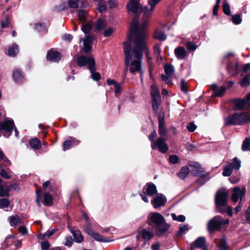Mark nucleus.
<instances>
[{
	"instance_id": "1",
	"label": "nucleus",
	"mask_w": 250,
	"mask_h": 250,
	"mask_svg": "<svg viewBox=\"0 0 250 250\" xmlns=\"http://www.w3.org/2000/svg\"><path fill=\"white\" fill-rule=\"evenodd\" d=\"M146 25V22H145L142 27H139L138 18H134L130 25L128 37L130 41L124 43L125 65L132 73L137 72L143 74L141 69L142 52L147 49L145 41L147 36L144 29Z\"/></svg>"
},
{
	"instance_id": "2",
	"label": "nucleus",
	"mask_w": 250,
	"mask_h": 250,
	"mask_svg": "<svg viewBox=\"0 0 250 250\" xmlns=\"http://www.w3.org/2000/svg\"><path fill=\"white\" fill-rule=\"evenodd\" d=\"M147 224L155 229V232L158 236L166 233L170 228V224L167 223L164 216L156 212H150L147 216Z\"/></svg>"
},
{
	"instance_id": "3",
	"label": "nucleus",
	"mask_w": 250,
	"mask_h": 250,
	"mask_svg": "<svg viewBox=\"0 0 250 250\" xmlns=\"http://www.w3.org/2000/svg\"><path fill=\"white\" fill-rule=\"evenodd\" d=\"M5 113L0 110V120L4 118ZM14 128L15 135L16 137L19 136V132L17 128L15 126L14 122L12 119H5L2 122H0V130H4V136L8 137L11 134L12 129Z\"/></svg>"
},
{
	"instance_id": "4",
	"label": "nucleus",
	"mask_w": 250,
	"mask_h": 250,
	"mask_svg": "<svg viewBox=\"0 0 250 250\" xmlns=\"http://www.w3.org/2000/svg\"><path fill=\"white\" fill-rule=\"evenodd\" d=\"M245 113H236L225 119L226 125H242L246 123Z\"/></svg>"
},
{
	"instance_id": "5",
	"label": "nucleus",
	"mask_w": 250,
	"mask_h": 250,
	"mask_svg": "<svg viewBox=\"0 0 250 250\" xmlns=\"http://www.w3.org/2000/svg\"><path fill=\"white\" fill-rule=\"evenodd\" d=\"M228 199V193L224 190H219L216 194L215 203L217 208L220 213H224L225 210L222 209V207L225 206L227 204Z\"/></svg>"
},
{
	"instance_id": "6",
	"label": "nucleus",
	"mask_w": 250,
	"mask_h": 250,
	"mask_svg": "<svg viewBox=\"0 0 250 250\" xmlns=\"http://www.w3.org/2000/svg\"><path fill=\"white\" fill-rule=\"evenodd\" d=\"M246 190L245 188H243L241 189L239 187H235L233 189V194L231 196L232 200L236 203L240 199V202L238 205L235 208L236 213H238L241 209L242 207V204L241 203L243 198L245 196Z\"/></svg>"
},
{
	"instance_id": "7",
	"label": "nucleus",
	"mask_w": 250,
	"mask_h": 250,
	"mask_svg": "<svg viewBox=\"0 0 250 250\" xmlns=\"http://www.w3.org/2000/svg\"><path fill=\"white\" fill-rule=\"evenodd\" d=\"M229 220L228 219H223L219 216L212 218L208 223V229L209 231L219 230L223 224H229Z\"/></svg>"
},
{
	"instance_id": "8",
	"label": "nucleus",
	"mask_w": 250,
	"mask_h": 250,
	"mask_svg": "<svg viewBox=\"0 0 250 250\" xmlns=\"http://www.w3.org/2000/svg\"><path fill=\"white\" fill-rule=\"evenodd\" d=\"M194 167H196L197 169L191 171V173L195 176L199 177L200 178L197 180V182L201 185L204 184L207 180L208 179H205L207 173L201 168V166L197 163H194L192 165Z\"/></svg>"
},
{
	"instance_id": "9",
	"label": "nucleus",
	"mask_w": 250,
	"mask_h": 250,
	"mask_svg": "<svg viewBox=\"0 0 250 250\" xmlns=\"http://www.w3.org/2000/svg\"><path fill=\"white\" fill-rule=\"evenodd\" d=\"M166 139L162 137H159L153 144H151V148L153 149H158L161 152L166 153L168 149V146L166 143Z\"/></svg>"
},
{
	"instance_id": "10",
	"label": "nucleus",
	"mask_w": 250,
	"mask_h": 250,
	"mask_svg": "<svg viewBox=\"0 0 250 250\" xmlns=\"http://www.w3.org/2000/svg\"><path fill=\"white\" fill-rule=\"evenodd\" d=\"M155 233L151 228L144 229L138 231L136 238L137 241L142 238L146 241H148L154 236Z\"/></svg>"
},
{
	"instance_id": "11",
	"label": "nucleus",
	"mask_w": 250,
	"mask_h": 250,
	"mask_svg": "<svg viewBox=\"0 0 250 250\" xmlns=\"http://www.w3.org/2000/svg\"><path fill=\"white\" fill-rule=\"evenodd\" d=\"M164 68L166 75H162V78L167 84H171V78L174 71V67L171 64H167L165 65Z\"/></svg>"
},
{
	"instance_id": "12",
	"label": "nucleus",
	"mask_w": 250,
	"mask_h": 250,
	"mask_svg": "<svg viewBox=\"0 0 250 250\" xmlns=\"http://www.w3.org/2000/svg\"><path fill=\"white\" fill-rule=\"evenodd\" d=\"M77 63L80 66H84L87 65L88 69H90V66L95 65V62L94 58L92 57H86L84 56H81L79 57L77 60Z\"/></svg>"
},
{
	"instance_id": "13",
	"label": "nucleus",
	"mask_w": 250,
	"mask_h": 250,
	"mask_svg": "<svg viewBox=\"0 0 250 250\" xmlns=\"http://www.w3.org/2000/svg\"><path fill=\"white\" fill-rule=\"evenodd\" d=\"M167 202L166 197L162 194L159 193L151 201V204L155 208L164 206Z\"/></svg>"
},
{
	"instance_id": "14",
	"label": "nucleus",
	"mask_w": 250,
	"mask_h": 250,
	"mask_svg": "<svg viewBox=\"0 0 250 250\" xmlns=\"http://www.w3.org/2000/svg\"><path fill=\"white\" fill-rule=\"evenodd\" d=\"M127 10L134 13L136 15H139L141 11V5L139 2H133L129 0L127 4Z\"/></svg>"
},
{
	"instance_id": "15",
	"label": "nucleus",
	"mask_w": 250,
	"mask_h": 250,
	"mask_svg": "<svg viewBox=\"0 0 250 250\" xmlns=\"http://www.w3.org/2000/svg\"><path fill=\"white\" fill-rule=\"evenodd\" d=\"M233 103L236 110H242L250 108L245 99H236L233 101Z\"/></svg>"
},
{
	"instance_id": "16",
	"label": "nucleus",
	"mask_w": 250,
	"mask_h": 250,
	"mask_svg": "<svg viewBox=\"0 0 250 250\" xmlns=\"http://www.w3.org/2000/svg\"><path fill=\"white\" fill-rule=\"evenodd\" d=\"M175 56L178 60H185L187 57V52L182 46H178L174 50Z\"/></svg>"
},
{
	"instance_id": "17",
	"label": "nucleus",
	"mask_w": 250,
	"mask_h": 250,
	"mask_svg": "<svg viewBox=\"0 0 250 250\" xmlns=\"http://www.w3.org/2000/svg\"><path fill=\"white\" fill-rule=\"evenodd\" d=\"M212 89L213 91L212 96L221 97L226 91V87L224 86L218 88L217 85L216 83L212 84Z\"/></svg>"
},
{
	"instance_id": "18",
	"label": "nucleus",
	"mask_w": 250,
	"mask_h": 250,
	"mask_svg": "<svg viewBox=\"0 0 250 250\" xmlns=\"http://www.w3.org/2000/svg\"><path fill=\"white\" fill-rule=\"evenodd\" d=\"M46 57L49 61L56 62L61 60V55L58 52L50 50L48 52Z\"/></svg>"
},
{
	"instance_id": "19",
	"label": "nucleus",
	"mask_w": 250,
	"mask_h": 250,
	"mask_svg": "<svg viewBox=\"0 0 250 250\" xmlns=\"http://www.w3.org/2000/svg\"><path fill=\"white\" fill-rule=\"evenodd\" d=\"M83 217L84 218L86 221V225L84 227V230L87 233L88 235H91L93 234L94 231L91 229V225L90 223L89 219L88 217V215L85 212H83Z\"/></svg>"
},
{
	"instance_id": "20",
	"label": "nucleus",
	"mask_w": 250,
	"mask_h": 250,
	"mask_svg": "<svg viewBox=\"0 0 250 250\" xmlns=\"http://www.w3.org/2000/svg\"><path fill=\"white\" fill-rule=\"evenodd\" d=\"M146 190L147 195L152 196L157 193L156 186L153 183H147L144 188Z\"/></svg>"
},
{
	"instance_id": "21",
	"label": "nucleus",
	"mask_w": 250,
	"mask_h": 250,
	"mask_svg": "<svg viewBox=\"0 0 250 250\" xmlns=\"http://www.w3.org/2000/svg\"><path fill=\"white\" fill-rule=\"evenodd\" d=\"M206 239L204 237H198L193 244L191 245V249L192 250L194 248H202L204 249Z\"/></svg>"
},
{
	"instance_id": "22",
	"label": "nucleus",
	"mask_w": 250,
	"mask_h": 250,
	"mask_svg": "<svg viewBox=\"0 0 250 250\" xmlns=\"http://www.w3.org/2000/svg\"><path fill=\"white\" fill-rule=\"evenodd\" d=\"M80 143V141L79 140H76L75 138H73L72 137L70 138V139L68 140L65 141L63 143V149L64 151H65L70 147L76 145H78Z\"/></svg>"
},
{
	"instance_id": "23",
	"label": "nucleus",
	"mask_w": 250,
	"mask_h": 250,
	"mask_svg": "<svg viewBox=\"0 0 250 250\" xmlns=\"http://www.w3.org/2000/svg\"><path fill=\"white\" fill-rule=\"evenodd\" d=\"M92 42V38L89 36H87L83 41V51L85 53H88L91 50V44Z\"/></svg>"
},
{
	"instance_id": "24",
	"label": "nucleus",
	"mask_w": 250,
	"mask_h": 250,
	"mask_svg": "<svg viewBox=\"0 0 250 250\" xmlns=\"http://www.w3.org/2000/svg\"><path fill=\"white\" fill-rule=\"evenodd\" d=\"M159 133L162 136H166L167 134L164 118L159 119Z\"/></svg>"
},
{
	"instance_id": "25",
	"label": "nucleus",
	"mask_w": 250,
	"mask_h": 250,
	"mask_svg": "<svg viewBox=\"0 0 250 250\" xmlns=\"http://www.w3.org/2000/svg\"><path fill=\"white\" fill-rule=\"evenodd\" d=\"M228 71L231 76L237 74L239 72L238 64L229 63L228 66Z\"/></svg>"
},
{
	"instance_id": "26",
	"label": "nucleus",
	"mask_w": 250,
	"mask_h": 250,
	"mask_svg": "<svg viewBox=\"0 0 250 250\" xmlns=\"http://www.w3.org/2000/svg\"><path fill=\"white\" fill-rule=\"evenodd\" d=\"M152 106L153 111L157 113L161 104V97L152 98Z\"/></svg>"
},
{
	"instance_id": "27",
	"label": "nucleus",
	"mask_w": 250,
	"mask_h": 250,
	"mask_svg": "<svg viewBox=\"0 0 250 250\" xmlns=\"http://www.w3.org/2000/svg\"><path fill=\"white\" fill-rule=\"evenodd\" d=\"M8 221L11 226L16 227L21 223V219L18 215H13L8 218Z\"/></svg>"
},
{
	"instance_id": "28",
	"label": "nucleus",
	"mask_w": 250,
	"mask_h": 250,
	"mask_svg": "<svg viewBox=\"0 0 250 250\" xmlns=\"http://www.w3.org/2000/svg\"><path fill=\"white\" fill-rule=\"evenodd\" d=\"M71 232L73 235L74 240L76 242L79 243L83 241V237L79 230L71 231Z\"/></svg>"
},
{
	"instance_id": "29",
	"label": "nucleus",
	"mask_w": 250,
	"mask_h": 250,
	"mask_svg": "<svg viewBox=\"0 0 250 250\" xmlns=\"http://www.w3.org/2000/svg\"><path fill=\"white\" fill-rule=\"evenodd\" d=\"M18 46L16 44H13L8 48L7 54L10 57H15L18 53Z\"/></svg>"
},
{
	"instance_id": "30",
	"label": "nucleus",
	"mask_w": 250,
	"mask_h": 250,
	"mask_svg": "<svg viewBox=\"0 0 250 250\" xmlns=\"http://www.w3.org/2000/svg\"><path fill=\"white\" fill-rule=\"evenodd\" d=\"M78 16L79 20L82 22H84L87 20L88 14L87 12L84 10H79L78 13Z\"/></svg>"
},
{
	"instance_id": "31",
	"label": "nucleus",
	"mask_w": 250,
	"mask_h": 250,
	"mask_svg": "<svg viewBox=\"0 0 250 250\" xmlns=\"http://www.w3.org/2000/svg\"><path fill=\"white\" fill-rule=\"evenodd\" d=\"M90 73H91V78L94 81H98L101 79L100 74L98 72H95L96 67L95 65H93L92 66L90 67V69H89Z\"/></svg>"
},
{
	"instance_id": "32",
	"label": "nucleus",
	"mask_w": 250,
	"mask_h": 250,
	"mask_svg": "<svg viewBox=\"0 0 250 250\" xmlns=\"http://www.w3.org/2000/svg\"><path fill=\"white\" fill-rule=\"evenodd\" d=\"M189 172V168L188 167H183L179 172L177 173L178 177L181 179L185 178Z\"/></svg>"
},
{
	"instance_id": "33",
	"label": "nucleus",
	"mask_w": 250,
	"mask_h": 250,
	"mask_svg": "<svg viewBox=\"0 0 250 250\" xmlns=\"http://www.w3.org/2000/svg\"><path fill=\"white\" fill-rule=\"evenodd\" d=\"M2 180L0 178V184ZM9 189L8 187L5 185L0 184V197H3L8 194Z\"/></svg>"
},
{
	"instance_id": "34",
	"label": "nucleus",
	"mask_w": 250,
	"mask_h": 250,
	"mask_svg": "<svg viewBox=\"0 0 250 250\" xmlns=\"http://www.w3.org/2000/svg\"><path fill=\"white\" fill-rule=\"evenodd\" d=\"M154 37L160 41H164L167 39V35L162 31L156 30L154 34Z\"/></svg>"
},
{
	"instance_id": "35",
	"label": "nucleus",
	"mask_w": 250,
	"mask_h": 250,
	"mask_svg": "<svg viewBox=\"0 0 250 250\" xmlns=\"http://www.w3.org/2000/svg\"><path fill=\"white\" fill-rule=\"evenodd\" d=\"M13 77L14 80L17 83L20 82L23 78L22 73L18 69L14 71Z\"/></svg>"
},
{
	"instance_id": "36",
	"label": "nucleus",
	"mask_w": 250,
	"mask_h": 250,
	"mask_svg": "<svg viewBox=\"0 0 250 250\" xmlns=\"http://www.w3.org/2000/svg\"><path fill=\"white\" fill-rule=\"evenodd\" d=\"M29 144L30 146L35 149H38L41 146V144L40 141L37 139H33L29 141Z\"/></svg>"
},
{
	"instance_id": "37",
	"label": "nucleus",
	"mask_w": 250,
	"mask_h": 250,
	"mask_svg": "<svg viewBox=\"0 0 250 250\" xmlns=\"http://www.w3.org/2000/svg\"><path fill=\"white\" fill-rule=\"evenodd\" d=\"M154 9L152 7H150L149 8L147 6H145L143 8H141V12H142L143 13L144 17L147 18L151 15Z\"/></svg>"
},
{
	"instance_id": "38",
	"label": "nucleus",
	"mask_w": 250,
	"mask_h": 250,
	"mask_svg": "<svg viewBox=\"0 0 250 250\" xmlns=\"http://www.w3.org/2000/svg\"><path fill=\"white\" fill-rule=\"evenodd\" d=\"M44 204L46 206H50L53 203L52 196L48 193H45L43 195Z\"/></svg>"
},
{
	"instance_id": "39",
	"label": "nucleus",
	"mask_w": 250,
	"mask_h": 250,
	"mask_svg": "<svg viewBox=\"0 0 250 250\" xmlns=\"http://www.w3.org/2000/svg\"><path fill=\"white\" fill-rule=\"evenodd\" d=\"M106 22L105 21L100 19L96 22V29L98 31H101L106 26Z\"/></svg>"
},
{
	"instance_id": "40",
	"label": "nucleus",
	"mask_w": 250,
	"mask_h": 250,
	"mask_svg": "<svg viewBox=\"0 0 250 250\" xmlns=\"http://www.w3.org/2000/svg\"><path fill=\"white\" fill-rule=\"evenodd\" d=\"M232 164H228L226 167H225L223 171V175L224 176L228 177L230 176L233 170L231 167Z\"/></svg>"
},
{
	"instance_id": "41",
	"label": "nucleus",
	"mask_w": 250,
	"mask_h": 250,
	"mask_svg": "<svg viewBox=\"0 0 250 250\" xmlns=\"http://www.w3.org/2000/svg\"><path fill=\"white\" fill-rule=\"evenodd\" d=\"M80 0H68L67 1L68 8L71 9H76L79 8Z\"/></svg>"
},
{
	"instance_id": "42",
	"label": "nucleus",
	"mask_w": 250,
	"mask_h": 250,
	"mask_svg": "<svg viewBox=\"0 0 250 250\" xmlns=\"http://www.w3.org/2000/svg\"><path fill=\"white\" fill-rule=\"evenodd\" d=\"M151 95L152 98L161 97L159 91L156 84H154L151 87Z\"/></svg>"
},
{
	"instance_id": "43",
	"label": "nucleus",
	"mask_w": 250,
	"mask_h": 250,
	"mask_svg": "<svg viewBox=\"0 0 250 250\" xmlns=\"http://www.w3.org/2000/svg\"><path fill=\"white\" fill-rule=\"evenodd\" d=\"M35 29L41 33H44L47 32V28L46 26L41 23H37L35 26Z\"/></svg>"
},
{
	"instance_id": "44",
	"label": "nucleus",
	"mask_w": 250,
	"mask_h": 250,
	"mask_svg": "<svg viewBox=\"0 0 250 250\" xmlns=\"http://www.w3.org/2000/svg\"><path fill=\"white\" fill-rule=\"evenodd\" d=\"M242 150L243 151L250 150V139L246 138L243 141L242 145Z\"/></svg>"
},
{
	"instance_id": "45",
	"label": "nucleus",
	"mask_w": 250,
	"mask_h": 250,
	"mask_svg": "<svg viewBox=\"0 0 250 250\" xmlns=\"http://www.w3.org/2000/svg\"><path fill=\"white\" fill-rule=\"evenodd\" d=\"M241 163L240 160H238L237 157H235L232 163H229L228 164H232L231 167L233 169L238 170L241 167Z\"/></svg>"
},
{
	"instance_id": "46",
	"label": "nucleus",
	"mask_w": 250,
	"mask_h": 250,
	"mask_svg": "<svg viewBox=\"0 0 250 250\" xmlns=\"http://www.w3.org/2000/svg\"><path fill=\"white\" fill-rule=\"evenodd\" d=\"M91 236L98 241L102 242H108L110 241V240L104 238L103 236L98 233L93 232V234L91 235Z\"/></svg>"
},
{
	"instance_id": "47",
	"label": "nucleus",
	"mask_w": 250,
	"mask_h": 250,
	"mask_svg": "<svg viewBox=\"0 0 250 250\" xmlns=\"http://www.w3.org/2000/svg\"><path fill=\"white\" fill-rule=\"evenodd\" d=\"M69 9L67 1H64L55 7V10L58 12Z\"/></svg>"
},
{
	"instance_id": "48",
	"label": "nucleus",
	"mask_w": 250,
	"mask_h": 250,
	"mask_svg": "<svg viewBox=\"0 0 250 250\" xmlns=\"http://www.w3.org/2000/svg\"><path fill=\"white\" fill-rule=\"evenodd\" d=\"M218 247L220 250H227L228 246L226 243V240L224 238L220 239L218 242Z\"/></svg>"
},
{
	"instance_id": "49",
	"label": "nucleus",
	"mask_w": 250,
	"mask_h": 250,
	"mask_svg": "<svg viewBox=\"0 0 250 250\" xmlns=\"http://www.w3.org/2000/svg\"><path fill=\"white\" fill-rule=\"evenodd\" d=\"M55 230L54 229H52L50 230H48L46 231L44 234H41L39 236V239H46V238H49L51 236H52L54 233L55 232Z\"/></svg>"
},
{
	"instance_id": "50",
	"label": "nucleus",
	"mask_w": 250,
	"mask_h": 250,
	"mask_svg": "<svg viewBox=\"0 0 250 250\" xmlns=\"http://www.w3.org/2000/svg\"><path fill=\"white\" fill-rule=\"evenodd\" d=\"M223 8L224 13L227 15H230V6L227 1L224 0L223 2Z\"/></svg>"
},
{
	"instance_id": "51",
	"label": "nucleus",
	"mask_w": 250,
	"mask_h": 250,
	"mask_svg": "<svg viewBox=\"0 0 250 250\" xmlns=\"http://www.w3.org/2000/svg\"><path fill=\"white\" fill-rule=\"evenodd\" d=\"M161 48L160 45L159 44H156L154 47V53L155 56L157 57L158 60H162V57L160 56Z\"/></svg>"
},
{
	"instance_id": "52",
	"label": "nucleus",
	"mask_w": 250,
	"mask_h": 250,
	"mask_svg": "<svg viewBox=\"0 0 250 250\" xmlns=\"http://www.w3.org/2000/svg\"><path fill=\"white\" fill-rule=\"evenodd\" d=\"M172 218L175 221H177L178 222H183L185 221L186 218L185 216L183 215H180L177 216L175 213L171 214Z\"/></svg>"
},
{
	"instance_id": "53",
	"label": "nucleus",
	"mask_w": 250,
	"mask_h": 250,
	"mask_svg": "<svg viewBox=\"0 0 250 250\" xmlns=\"http://www.w3.org/2000/svg\"><path fill=\"white\" fill-rule=\"evenodd\" d=\"M92 28V24L90 23L85 24L82 25V30L85 34L88 33Z\"/></svg>"
},
{
	"instance_id": "54",
	"label": "nucleus",
	"mask_w": 250,
	"mask_h": 250,
	"mask_svg": "<svg viewBox=\"0 0 250 250\" xmlns=\"http://www.w3.org/2000/svg\"><path fill=\"white\" fill-rule=\"evenodd\" d=\"M10 204L9 201L8 199L2 198L0 199V208H4L9 206Z\"/></svg>"
},
{
	"instance_id": "55",
	"label": "nucleus",
	"mask_w": 250,
	"mask_h": 250,
	"mask_svg": "<svg viewBox=\"0 0 250 250\" xmlns=\"http://www.w3.org/2000/svg\"><path fill=\"white\" fill-rule=\"evenodd\" d=\"M250 83V75L244 77L241 81V85L242 86H246Z\"/></svg>"
},
{
	"instance_id": "56",
	"label": "nucleus",
	"mask_w": 250,
	"mask_h": 250,
	"mask_svg": "<svg viewBox=\"0 0 250 250\" xmlns=\"http://www.w3.org/2000/svg\"><path fill=\"white\" fill-rule=\"evenodd\" d=\"M231 21L235 24H239L242 21L241 17H240V15H235L232 16Z\"/></svg>"
},
{
	"instance_id": "57",
	"label": "nucleus",
	"mask_w": 250,
	"mask_h": 250,
	"mask_svg": "<svg viewBox=\"0 0 250 250\" xmlns=\"http://www.w3.org/2000/svg\"><path fill=\"white\" fill-rule=\"evenodd\" d=\"M187 47L188 50H191V51H193V50H195L197 48V46L194 43L189 42H187Z\"/></svg>"
},
{
	"instance_id": "58",
	"label": "nucleus",
	"mask_w": 250,
	"mask_h": 250,
	"mask_svg": "<svg viewBox=\"0 0 250 250\" xmlns=\"http://www.w3.org/2000/svg\"><path fill=\"white\" fill-rule=\"evenodd\" d=\"M188 229V227L187 225H183L180 227L179 229L177 232V235L179 236L181 235L183 233L187 230Z\"/></svg>"
},
{
	"instance_id": "59",
	"label": "nucleus",
	"mask_w": 250,
	"mask_h": 250,
	"mask_svg": "<svg viewBox=\"0 0 250 250\" xmlns=\"http://www.w3.org/2000/svg\"><path fill=\"white\" fill-rule=\"evenodd\" d=\"M1 171L0 172V176L6 179H9L11 178V176L8 174V173L6 172V171L3 168L2 166H0Z\"/></svg>"
},
{
	"instance_id": "60",
	"label": "nucleus",
	"mask_w": 250,
	"mask_h": 250,
	"mask_svg": "<svg viewBox=\"0 0 250 250\" xmlns=\"http://www.w3.org/2000/svg\"><path fill=\"white\" fill-rule=\"evenodd\" d=\"M179 160L178 157L176 155H172L169 156V161L170 163L175 164L178 163Z\"/></svg>"
},
{
	"instance_id": "61",
	"label": "nucleus",
	"mask_w": 250,
	"mask_h": 250,
	"mask_svg": "<svg viewBox=\"0 0 250 250\" xmlns=\"http://www.w3.org/2000/svg\"><path fill=\"white\" fill-rule=\"evenodd\" d=\"M181 89L184 92L188 93V89L187 87V84L185 81L183 79L181 80Z\"/></svg>"
},
{
	"instance_id": "62",
	"label": "nucleus",
	"mask_w": 250,
	"mask_h": 250,
	"mask_svg": "<svg viewBox=\"0 0 250 250\" xmlns=\"http://www.w3.org/2000/svg\"><path fill=\"white\" fill-rule=\"evenodd\" d=\"M98 10L101 13L105 11L106 10V4L100 3L98 7Z\"/></svg>"
},
{
	"instance_id": "63",
	"label": "nucleus",
	"mask_w": 250,
	"mask_h": 250,
	"mask_svg": "<svg viewBox=\"0 0 250 250\" xmlns=\"http://www.w3.org/2000/svg\"><path fill=\"white\" fill-rule=\"evenodd\" d=\"M161 0H149L148 1L149 6L154 10L157 4H158Z\"/></svg>"
},
{
	"instance_id": "64",
	"label": "nucleus",
	"mask_w": 250,
	"mask_h": 250,
	"mask_svg": "<svg viewBox=\"0 0 250 250\" xmlns=\"http://www.w3.org/2000/svg\"><path fill=\"white\" fill-rule=\"evenodd\" d=\"M114 29L112 27H109L106 29L104 32V37H109L114 32Z\"/></svg>"
}]
</instances>
